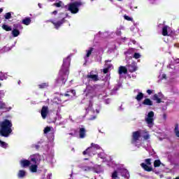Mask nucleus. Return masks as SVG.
<instances>
[{
    "mask_svg": "<svg viewBox=\"0 0 179 179\" xmlns=\"http://www.w3.org/2000/svg\"><path fill=\"white\" fill-rule=\"evenodd\" d=\"M71 65V57H66L63 62V65L60 70L59 74L62 76L63 80H57V83L64 85L65 83V79H66L68 75H69V66Z\"/></svg>",
    "mask_w": 179,
    "mask_h": 179,
    "instance_id": "1",
    "label": "nucleus"
},
{
    "mask_svg": "<svg viewBox=\"0 0 179 179\" xmlns=\"http://www.w3.org/2000/svg\"><path fill=\"white\" fill-rule=\"evenodd\" d=\"M0 135L8 138L10 134H12V122L6 120L0 123Z\"/></svg>",
    "mask_w": 179,
    "mask_h": 179,
    "instance_id": "2",
    "label": "nucleus"
},
{
    "mask_svg": "<svg viewBox=\"0 0 179 179\" xmlns=\"http://www.w3.org/2000/svg\"><path fill=\"white\" fill-rule=\"evenodd\" d=\"M101 148L99 145L92 143L91 147L88 148L85 151H84L83 153V155H89V156H94L96 155V150H100Z\"/></svg>",
    "mask_w": 179,
    "mask_h": 179,
    "instance_id": "3",
    "label": "nucleus"
},
{
    "mask_svg": "<svg viewBox=\"0 0 179 179\" xmlns=\"http://www.w3.org/2000/svg\"><path fill=\"white\" fill-rule=\"evenodd\" d=\"M82 6V2L76 1L69 5V10L72 13H78L79 12V8Z\"/></svg>",
    "mask_w": 179,
    "mask_h": 179,
    "instance_id": "4",
    "label": "nucleus"
},
{
    "mask_svg": "<svg viewBox=\"0 0 179 179\" xmlns=\"http://www.w3.org/2000/svg\"><path fill=\"white\" fill-rule=\"evenodd\" d=\"M154 117H155V112L153 111H150L148 114L145 115V122L146 124H148V127H149V128H152V127H153L154 125V123H153V121H155Z\"/></svg>",
    "mask_w": 179,
    "mask_h": 179,
    "instance_id": "5",
    "label": "nucleus"
},
{
    "mask_svg": "<svg viewBox=\"0 0 179 179\" xmlns=\"http://www.w3.org/2000/svg\"><path fill=\"white\" fill-rule=\"evenodd\" d=\"M141 135H142V133L139 131L133 133L131 143L138 146V148H139V143H141Z\"/></svg>",
    "mask_w": 179,
    "mask_h": 179,
    "instance_id": "6",
    "label": "nucleus"
},
{
    "mask_svg": "<svg viewBox=\"0 0 179 179\" xmlns=\"http://www.w3.org/2000/svg\"><path fill=\"white\" fill-rule=\"evenodd\" d=\"M85 94L89 99H92L94 94H96V92H94V87L90 85L87 86L86 90H85Z\"/></svg>",
    "mask_w": 179,
    "mask_h": 179,
    "instance_id": "7",
    "label": "nucleus"
},
{
    "mask_svg": "<svg viewBox=\"0 0 179 179\" xmlns=\"http://www.w3.org/2000/svg\"><path fill=\"white\" fill-rule=\"evenodd\" d=\"M150 159H145V163H142L141 164V167L145 171H152V167L149 166L152 164L150 162Z\"/></svg>",
    "mask_w": 179,
    "mask_h": 179,
    "instance_id": "8",
    "label": "nucleus"
},
{
    "mask_svg": "<svg viewBox=\"0 0 179 179\" xmlns=\"http://www.w3.org/2000/svg\"><path fill=\"white\" fill-rule=\"evenodd\" d=\"M164 96H163V94L162 92H159L157 94H155L152 96V100L156 101L158 103H162V100H163Z\"/></svg>",
    "mask_w": 179,
    "mask_h": 179,
    "instance_id": "9",
    "label": "nucleus"
},
{
    "mask_svg": "<svg viewBox=\"0 0 179 179\" xmlns=\"http://www.w3.org/2000/svg\"><path fill=\"white\" fill-rule=\"evenodd\" d=\"M31 162H33L35 164H38L41 160V156L38 154H35L30 156Z\"/></svg>",
    "mask_w": 179,
    "mask_h": 179,
    "instance_id": "10",
    "label": "nucleus"
},
{
    "mask_svg": "<svg viewBox=\"0 0 179 179\" xmlns=\"http://www.w3.org/2000/svg\"><path fill=\"white\" fill-rule=\"evenodd\" d=\"M173 33L171 28L169 26H164L162 28V35L164 36H170Z\"/></svg>",
    "mask_w": 179,
    "mask_h": 179,
    "instance_id": "11",
    "label": "nucleus"
},
{
    "mask_svg": "<svg viewBox=\"0 0 179 179\" xmlns=\"http://www.w3.org/2000/svg\"><path fill=\"white\" fill-rule=\"evenodd\" d=\"M41 114L42 118L43 120H45V118H47V115H48V107L43 106L41 111Z\"/></svg>",
    "mask_w": 179,
    "mask_h": 179,
    "instance_id": "12",
    "label": "nucleus"
},
{
    "mask_svg": "<svg viewBox=\"0 0 179 179\" xmlns=\"http://www.w3.org/2000/svg\"><path fill=\"white\" fill-rule=\"evenodd\" d=\"M138 70V67L136 66V63L133 62L128 66V71L130 72H136Z\"/></svg>",
    "mask_w": 179,
    "mask_h": 179,
    "instance_id": "13",
    "label": "nucleus"
},
{
    "mask_svg": "<svg viewBox=\"0 0 179 179\" xmlns=\"http://www.w3.org/2000/svg\"><path fill=\"white\" fill-rule=\"evenodd\" d=\"M144 106H153V101L150 100L149 98H146L142 102Z\"/></svg>",
    "mask_w": 179,
    "mask_h": 179,
    "instance_id": "14",
    "label": "nucleus"
},
{
    "mask_svg": "<svg viewBox=\"0 0 179 179\" xmlns=\"http://www.w3.org/2000/svg\"><path fill=\"white\" fill-rule=\"evenodd\" d=\"M37 164H38L34 163V164H31L29 166V170H30L31 173H37Z\"/></svg>",
    "mask_w": 179,
    "mask_h": 179,
    "instance_id": "15",
    "label": "nucleus"
},
{
    "mask_svg": "<svg viewBox=\"0 0 179 179\" xmlns=\"http://www.w3.org/2000/svg\"><path fill=\"white\" fill-rule=\"evenodd\" d=\"M87 78L88 79H92V80H94V82L99 80V76L98 75H92V74H88L87 76Z\"/></svg>",
    "mask_w": 179,
    "mask_h": 179,
    "instance_id": "16",
    "label": "nucleus"
},
{
    "mask_svg": "<svg viewBox=\"0 0 179 179\" xmlns=\"http://www.w3.org/2000/svg\"><path fill=\"white\" fill-rule=\"evenodd\" d=\"M106 66H107L106 69H103V73H107L108 72L109 69H111L113 65L110 64V62H106Z\"/></svg>",
    "mask_w": 179,
    "mask_h": 179,
    "instance_id": "17",
    "label": "nucleus"
},
{
    "mask_svg": "<svg viewBox=\"0 0 179 179\" xmlns=\"http://www.w3.org/2000/svg\"><path fill=\"white\" fill-rule=\"evenodd\" d=\"M92 52H93L92 48H90L88 50H86V55L85 57V61L86 59H87V58H89V57H90V55H92Z\"/></svg>",
    "mask_w": 179,
    "mask_h": 179,
    "instance_id": "18",
    "label": "nucleus"
},
{
    "mask_svg": "<svg viewBox=\"0 0 179 179\" xmlns=\"http://www.w3.org/2000/svg\"><path fill=\"white\" fill-rule=\"evenodd\" d=\"M88 110H92L93 113H96V114H99V109H96V106H93L92 103H90L88 107Z\"/></svg>",
    "mask_w": 179,
    "mask_h": 179,
    "instance_id": "19",
    "label": "nucleus"
},
{
    "mask_svg": "<svg viewBox=\"0 0 179 179\" xmlns=\"http://www.w3.org/2000/svg\"><path fill=\"white\" fill-rule=\"evenodd\" d=\"M128 72V69L125 68V66H120L119 68V74L122 75V73H127Z\"/></svg>",
    "mask_w": 179,
    "mask_h": 179,
    "instance_id": "20",
    "label": "nucleus"
},
{
    "mask_svg": "<svg viewBox=\"0 0 179 179\" xmlns=\"http://www.w3.org/2000/svg\"><path fill=\"white\" fill-rule=\"evenodd\" d=\"M12 15H13V12H8L6 13L3 17L6 20H9V19H12Z\"/></svg>",
    "mask_w": 179,
    "mask_h": 179,
    "instance_id": "21",
    "label": "nucleus"
},
{
    "mask_svg": "<svg viewBox=\"0 0 179 179\" xmlns=\"http://www.w3.org/2000/svg\"><path fill=\"white\" fill-rule=\"evenodd\" d=\"M142 99H143V94L142 92H138L136 96V100H137V101H141Z\"/></svg>",
    "mask_w": 179,
    "mask_h": 179,
    "instance_id": "22",
    "label": "nucleus"
},
{
    "mask_svg": "<svg viewBox=\"0 0 179 179\" xmlns=\"http://www.w3.org/2000/svg\"><path fill=\"white\" fill-rule=\"evenodd\" d=\"M86 135V130L84 128L80 129V138H83Z\"/></svg>",
    "mask_w": 179,
    "mask_h": 179,
    "instance_id": "23",
    "label": "nucleus"
},
{
    "mask_svg": "<svg viewBox=\"0 0 179 179\" xmlns=\"http://www.w3.org/2000/svg\"><path fill=\"white\" fill-rule=\"evenodd\" d=\"M143 137L145 139V141H148V139H150V135H149L148 131H144L143 132Z\"/></svg>",
    "mask_w": 179,
    "mask_h": 179,
    "instance_id": "24",
    "label": "nucleus"
},
{
    "mask_svg": "<svg viewBox=\"0 0 179 179\" xmlns=\"http://www.w3.org/2000/svg\"><path fill=\"white\" fill-rule=\"evenodd\" d=\"M2 29H3V30H6V31H10L12 30V27H9V25H6V24H3Z\"/></svg>",
    "mask_w": 179,
    "mask_h": 179,
    "instance_id": "25",
    "label": "nucleus"
},
{
    "mask_svg": "<svg viewBox=\"0 0 179 179\" xmlns=\"http://www.w3.org/2000/svg\"><path fill=\"white\" fill-rule=\"evenodd\" d=\"M12 34H13V37H17V36H19V34H20V32L17 29H13L12 31Z\"/></svg>",
    "mask_w": 179,
    "mask_h": 179,
    "instance_id": "26",
    "label": "nucleus"
},
{
    "mask_svg": "<svg viewBox=\"0 0 179 179\" xmlns=\"http://www.w3.org/2000/svg\"><path fill=\"white\" fill-rule=\"evenodd\" d=\"M123 177H125V178H129V172L127 171V169H124L122 172Z\"/></svg>",
    "mask_w": 179,
    "mask_h": 179,
    "instance_id": "27",
    "label": "nucleus"
},
{
    "mask_svg": "<svg viewBox=\"0 0 179 179\" xmlns=\"http://www.w3.org/2000/svg\"><path fill=\"white\" fill-rule=\"evenodd\" d=\"M30 166V161L27 160V159H24L23 160V166L24 167H27Z\"/></svg>",
    "mask_w": 179,
    "mask_h": 179,
    "instance_id": "28",
    "label": "nucleus"
},
{
    "mask_svg": "<svg viewBox=\"0 0 179 179\" xmlns=\"http://www.w3.org/2000/svg\"><path fill=\"white\" fill-rule=\"evenodd\" d=\"M112 179H120V176H118V173L117 171H115L112 174Z\"/></svg>",
    "mask_w": 179,
    "mask_h": 179,
    "instance_id": "29",
    "label": "nucleus"
},
{
    "mask_svg": "<svg viewBox=\"0 0 179 179\" xmlns=\"http://www.w3.org/2000/svg\"><path fill=\"white\" fill-rule=\"evenodd\" d=\"M160 164H162V162L159 159L155 160L154 162V167H159V166H160Z\"/></svg>",
    "mask_w": 179,
    "mask_h": 179,
    "instance_id": "30",
    "label": "nucleus"
},
{
    "mask_svg": "<svg viewBox=\"0 0 179 179\" xmlns=\"http://www.w3.org/2000/svg\"><path fill=\"white\" fill-rule=\"evenodd\" d=\"M40 89H45V87H48V83H44L38 85Z\"/></svg>",
    "mask_w": 179,
    "mask_h": 179,
    "instance_id": "31",
    "label": "nucleus"
},
{
    "mask_svg": "<svg viewBox=\"0 0 179 179\" xmlns=\"http://www.w3.org/2000/svg\"><path fill=\"white\" fill-rule=\"evenodd\" d=\"M175 134L178 138H179V129H178V124H176L175 127Z\"/></svg>",
    "mask_w": 179,
    "mask_h": 179,
    "instance_id": "32",
    "label": "nucleus"
},
{
    "mask_svg": "<svg viewBox=\"0 0 179 179\" xmlns=\"http://www.w3.org/2000/svg\"><path fill=\"white\" fill-rule=\"evenodd\" d=\"M83 171H92V170H93V168L90 166H83Z\"/></svg>",
    "mask_w": 179,
    "mask_h": 179,
    "instance_id": "33",
    "label": "nucleus"
},
{
    "mask_svg": "<svg viewBox=\"0 0 179 179\" xmlns=\"http://www.w3.org/2000/svg\"><path fill=\"white\" fill-rule=\"evenodd\" d=\"M8 77L6 76V74L3 73H0V80H5Z\"/></svg>",
    "mask_w": 179,
    "mask_h": 179,
    "instance_id": "34",
    "label": "nucleus"
},
{
    "mask_svg": "<svg viewBox=\"0 0 179 179\" xmlns=\"http://www.w3.org/2000/svg\"><path fill=\"white\" fill-rule=\"evenodd\" d=\"M0 146H1V148H4V149H6V148H8V143L0 140Z\"/></svg>",
    "mask_w": 179,
    "mask_h": 179,
    "instance_id": "35",
    "label": "nucleus"
},
{
    "mask_svg": "<svg viewBox=\"0 0 179 179\" xmlns=\"http://www.w3.org/2000/svg\"><path fill=\"white\" fill-rule=\"evenodd\" d=\"M53 27L56 29H59V27H61V26H62V24H59V23H53Z\"/></svg>",
    "mask_w": 179,
    "mask_h": 179,
    "instance_id": "36",
    "label": "nucleus"
},
{
    "mask_svg": "<svg viewBox=\"0 0 179 179\" xmlns=\"http://www.w3.org/2000/svg\"><path fill=\"white\" fill-rule=\"evenodd\" d=\"M62 5H64L62 1H59L57 3H54V6H56L57 8H61V6H62Z\"/></svg>",
    "mask_w": 179,
    "mask_h": 179,
    "instance_id": "37",
    "label": "nucleus"
},
{
    "mask_svg": "<svg viewBox=\"0 0 179 179\" xmlns=\"http://www.w3.org/2000/svg\"><path fill=\"white\" fill-rule=\"evenodd\" d=\"M50 131H51V127H47L44 129L43 132H44V134H48V132H50Z\"/></svg>",
    "mask_w": 179,
    "mask_h": 179,
    "instance_id": "38",
    "label": "nucleus"
},
{
    "mask_svg": "<svg viewBox=\"0 0 179 179\" xmlns=\"http://www.w3.org/2000/svg\"><path fill=\"white\" fill-rule=\"evenodd\" d=\"M125 20H128V22H133L132 17L128 16V15H124V16Z\"/></svg>",
    "mask_w": 179,
    "mask_h": 179,
    "instance_id": "39",
    "label": "nucleus"
},
{
    "mask_svg": "<svg viewBox=\"0 0 179 179\" xmlns=\"http://www.w3.org/2000/svg\"><path fill=\"white\" fill-rule=\"evenodd\" d=\"M30 22H31L30 17H27L23 20V23H30Z\"/></svg>",
    "mask_w": 179,
    "mask_h": 179,
    "instance_id": "40",
    "label": "nucleus"
},
{
    "mask_svg": "<svg viewBox=\"0 0 179 179\" xmlns=\"http://www.w3.org/2000/svg\"><path fill=\"white\" fill-rule=\"evenodd\" d=\"M99 157H101V159H105L106 158V155L104 152H101L98 155Z\"/></svg>",
    "mask_w": 179,
    "mask_h": 179,
    "instance_id": "41",
    "label": "nucleus"
},
{
    "mask_svg": "<svg viewBox=\"0 0 179 179\" xmlns=\"http://www.w3.org/2000/svg\"><path fill=\"white\" fill-rule=\"evenodd\" d=\"M134 57L136 59H138L141 58V54H139V53H134Z\"/></svg>",
    "mask_w": 179,
    "mask_h": 179,
    "instance_id": "42",
    "label": "nucleus"
},
{
    "mask_svg": "<svg viewBox=\"0 0 179 179\" xmlns=\"http://www.w3.org/2000/svg\"><path fill=\"white\" fill-rule=\"evenodd\" d=\"M18 177L19 178H22L23 177V171L20 170L18 173Z\"/></svg>",
    "mask_w": 179,
    "mask_h": 179,
    "instance_id": "43",
    "label": "nucleus"
},
{
    "mask_svg": "<svg viewBox=\"0 0 179 179\" xmlns=\"http://www.w3.org/2000/svg\"><path fill=\"white\" fill-rule=\"evenodd\" d=\"M6 105H5V103H3V102H0V110L1 108H5Z\"/></svg>",
    "mask_w": 179,
    "mask_h": 179,
    "instance_id": "44",
    "label": "nucleus"
},
{
    "mask_svg": "<svg viewBox=\"0 0 179 179\" xmlns=\"http://www.w3.org/2000/svg\"><path fill=\"white\" fill-rule=\"evenodd\" d=\"M159 78V79H166V74H160Z\"/></svg>",
    "mask_w": 179,
    "mask_h": 179,
    "instance_id": "45",
    "label": "nucleus"
},
{
    "mask_svg": "<svg viewBox=\"0 0 179 179\" xmlns=\"http://www.w3.org/2000/svg\"><path fill=\"white\" fill-rule=\"evenodd\" d=\"M147 93L148 94H152L153 93V90H148Z\"/></svg>",
    "mask_w": 179,
    "mask_h": 179,
    "instance_id": "46",
    "label": "nucleus"
},
{
    "mask_svg": "<svg viewBox=\"0 0 179 179\" xmlns=\"http://www.w3.org/2000/svg\"><path fill=\"white\" fill-rule=\"evenodd\" d=\"M0 94L1 96H5V92L3 91H0Z\"/></svg>",
    "mask_w": 179,
    "mask_h": 179,
    "instance_id": "47",
    "label": "nucleus"
},
{
    "mask_svg": "<svg viewBox=\"0 0 179 179\" xmlns=\"http://www.w3.org/2000/svg\"><path fill=\"white\" fill-rule=\"evenodd\" d=\"M117 36H120L121 35V31H117Z\"/></svg>",
    "mask_w": 179,
    "mask_h": 179,
    "instance_id": "48",
    "label": "nucleus"
},
{
    "mask_svg": "<svg viewBox=\"0 0 179 179\" xmlns=\"http://www.w3.org/2000/svg\"><path fill=\"white\" fill-rule=\"evenodd\" d=\"M71 93H72V94H73V96H75V94H76V92H75V90H72Z\"/></svg>",
    "mask_w": 179,
    "mask_h": 179,
    "instance_id": "49",
    "label": "nucleus"
},
{
    "mask_svg": "<svg viewBox=\"0 0 179 179\" xmlns=\"http://www.w3.org/2000/svg\"><path fill=\"white\" fill-rule=\"evenodd\" d=\"M119 110H120V111H122V110H124V108H122V106H121L119 108Z\"/></svg>",
    "mask_w": 179,
    "mask_h": 179,
    "instance_id": "50",
    "label": "nucleus"
},
{
    "mask_svg": "<svg viewBox=\"0 0 179 179\" xmlns=\"http://www.w3.org/2000/svg\"><path fill=\"white\" fill-rule=\"evenodd\" d=\"M150 3H153V2H155V0H148Z\"/></svg>",
    "mask_w": 179,
    "mask_h": 179,
    "instance_id": "51",
    "label": "nucleus"
},
{
    "mask_svg": "<svg viewBox=\"0 0 179 179\" xmlns=\"http://www.w3.org/2000/svg\"><path fill=\"white\" fill-rule=\"evenodd\" d=\"M163 117H164V120H166V118H167V115H166V114H164Z\"/></svg>",
    "mask_w": 179,
    "mask_h": 179,
    "instance_id": "52",
    "label": "nucleus"
},
{
    "mask_svg": "<svg viewBox=\"0 0 179 179\" xmlns=\"http://www.w3.org/2000/svg\"><path fill=\"white\" fill-rule=\"evenodd\" d=\"M3 12V8H0V13H2Z\"/></svg>",
    "mask_w": 179,
    "mask_h": 179,
    "instance_id": "53",
    "label": "nucleus"
},
{
    "mask_svg": "<svg viewBox=\"0 0 179 179\" xmlns=\"http://www.w3.org/2000/svg\"><path fill=\"white\" fill-rule=\"evenodd\" d=\"M96 119V116H94L93 117L90 118V120H95Z\"/></svg>",
    "mask_w": 179,
    "mask_h": 179,
    "instance_id": "54",
    "label": "nucleus"
},
{
    "mask_svg": "<svg viewBox=\"0 0 179 179\" xmlns=\"http://www.w3.org/2000/svg\"><path fill=\"white\" fill-rule=\"evenodd\" d=\"M53 15H57V10L52 12Z\"/></svg>",
    "mask_w": 179,
    "mask_h": 179,
    "instance_id": "55",
    "label": "nucleus"
},
{
    "mask_svg": "<svg viewBox=\"0 0 179 179\" xmlns=\"http://www.w3.org/2000/svg\"><path fill=\"white\" fill-rule=\"evenodd\" d=\"M20 164H21V166H23V160L20 161Z\"/></svg>",
    "mask_w": 179,
    "mask_h": 179,
    "instance_id": "56",
    "label": "nucleus"
},
{
    "mask_svg": "<svg viewBox=\"0 0 179 179\" xmlns=\"http://www.w3.org/2000/svg\"><path fill=\"white\" fill-rule=\"evenodd\" d=\"M38 6L39 8H41V3H38Z\"/></svg>",
    "mask_w": 179,
    "mask_h": 179,
    "instance_id": "57",
    "label": "nucleus"
},
{
    "mask_svg": "<svg viewBox=\"0 0 179 179\" xmlns=\"http://www.w3.org/2000/svg\"><path fill=\"white\" fill-rule=\"evenodd\" d=\"M4 50H5V51H9V50H10V49H6V48H5Z\"/></svg>",
    "mask_w": 179,
    "mask_h": 179,
    "instance_id": "58",
    "label": "nucleus"
},
{
    "mask_svg": "<svg viewBox=\"0 0 179 179\" xmlns=\"http://www.w3.org/2000/svg\"><path fill=\"white\" fill-rule=\"evenodd\" d=\"M176 62H177V63L179 62V59H176Z\"/></svg>",
    "mask_w": 179,
    "mask_h": 179,
    "instance_id": "59",
    "label": "nucleus"
},
{
    "mask_svg": "<svg viewBox=\"0 0 179 179\" xmlns=\"http://www.w3.org/2000/svg\"><path fill=\"white\" fill-rule=\"evenodd\" d=\"M99 132H101V134H103V131H101V130H99Z\"/></svg>",
    "mask_w": 179,
    "mask_h": 179,
    "instance_id": "60",
    "label": "nucleus"
},
{
    "mask_svg": "<svg viewBox=\"0 0 179 179\" xmlns=\"http://www.w3.org/2000/svg\"><path fill=\"white\" fill-rule=\"evenodd\" d=\"M64 96H69V94H64Z\"/></svg>",
    "mask_w": 179,
    "mask_h": 179,
    "instance_id": "61",
    "label": "nucleus"
},
{
    "mask_svg": "<svg viewBox=\"0 0 179 179\" xmlns=\"http://www.w3.org/2000/svg\"><path fill=\"white\" fill-rule=\"evenodd\" d=\"M25 24H26L27 26H28V25H29V24H28V23H25Z\"/></svg>",
    "mask_w": 179,
    "mask_h": 179,
    "instance_id": "62",
    "label": "nucleus"
},
{
    "mask_svg": "<svg viewBox=\"0 0 179 179\" xmlns=\"http://www.w3.org/2000/svg\"><path fill=\"white\" fill-rule=\"evenodd\" d=\"M117 1H119V2H121V1H122V0H117Z\"/></svg>",
    "mask_w": 179,
    "mask_h": 179,
    "instance_id": "63",
    "label": "nucleus"
},
{
    "mask_svg": "<svg viewBox=\"0 0 179 179\" xmlns=\"http://www.w3.org/2000/svg\"><path fill=\"white\" fill-rule=\"evenodd\" d=\"M18 85H20V81L18 82Z\"/></svg>",
    "mask_w": 179,
    "mask_h": 179,
    "instance_id": "64",
    "label": "nucleus"
}]
</instances>
